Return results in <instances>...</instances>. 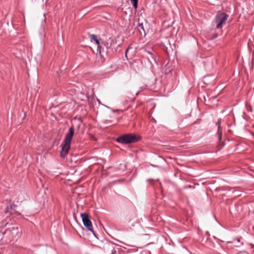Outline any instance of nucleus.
I'll return each instance as SVG.
<instances>
[{
    "label": "nucleus",
    "mask_w": 254,
    "mask_h": 254,
    "mask_svg": "<svg viewBox=\"0 0 254 254\" xmlns=\"http://www.w3.org/2000/svg\"><path fill=\"white\" fill-rule=\"evenodd\" d=\"M74 132V128L71 127L68 132L66 134L63 143L62 145L61 156L64 157L70 148V143Z\"/></svg>",
    "instance_id": "nucleus-1"
},
{
    "label": "nucleus",
    "mask_w": 254,
    "mask_h": 254,
    "mask_svg": "<svg viewBox=\"0 0 254 254\" xmlns=\"http://www.w3.org/2000/svg\"><path fill=\"white\" fill-rule=\"evenodd\" d=\"M229 16L227 13L219 11L215 15L213 23L216 25V28L222 29L223 26L227 23Z\"/></svg>",
    "instance_id": "nucleus-2"
},
{
    "label": "nucleus",
    "mask_w": 254,
    "mask_h": 254,
    "mask_svg": "<svg viewBox=\"0 0 254 254\" xmlns=\"http://www.w3.org/2000/svg\"><path fill=\"white\" fill-rule=\"evenodd\" d=\"M137 137L134 134H127L122 135L117 138V141L122 143H130L137 141Z\"/></svg>",
    "instance_id": "nucleus-3"
},
{
    "label": "nucleus",
    "mask_w": 254,
    "mask_h": 254,
    "mask_svg": "<svg viewBox=\"0 0 254 254\" xmlns=\"http://www.w3.org/2000/svg\"><path fill=\"white\" fill-rule=\"evenodd\" d=\"M81 217L82 218V222L84 226L90 231L95 235V233L93 231V226L91 220L89 218V216L87 214L85 213H81Z\"/></svg>",
    "instance_id": "nucleus-4"
},
{
    "label": "nucleus",
    "mask_w": 254,
    "mask_h": 254,
    "mask_svg": "<svg viewBox=\"0 0 254 254\" xmlns=\"http://www.w3.org/2000/svg\"><path fill=\"white\" fill-rule=\"evenodd\" d=\"M106 252L109 254H116V250H115V245L112 243H107L105 246Z\"/></svg>",
    "instance_id": "nucleus-5"
},
{
    "label": "nucleus",
    "mask_w": 254,
    "mask_h": 254,
    "mask_svg": "<svg viewBox=\"0 0 254 254\" xmlns=\"http://www.w3.org/2000/svg\"><path fill=\"white\" fill-rule=\"evenodd\" d=\"M116 43V40L115 39H111L110 43H108V42L106 44V46L108 49H111L112 48V46Z\"/></svg>",
    "instance_id": "nucleus-6"
},
{
    "label": "nucleus",
    "mask_w": 254,
    "mask_h": 254,
    "mask_svg": "<svg viewBox=\"0 0 254 254\" xmlns=\"http://www.w3.org/2000/svg\"><path fill=\"white\" fill-rule=\"evenodd\" d=\"M90 38H91V40H93L95 42V43L97 44V45H99L100 42H99V41L98 40V39H97V37L96 35H94V34H92L90 36Z\"/></svg>",
    "instance_id": "nucleus-7"
},
{
    "label": "nucleus",
    "mask_w": 254,
    "mask_h": 254,
    "mask_svg": "<svg viewBox=\"0 0 254 254\" xmlns=\"http://www.w3.org/2000/svg\"><path fill=\"white\" fill-rule=\"evenodd\" d=\"M217 124L219 125V122H217ZM218 134L219 135V140L221 139L222 133H221V129L219 125L218 127Z\"/></svg>",
    "instance_id": "nucleus-8"
},
{
    "label": "nucleus",
    "mask_w": 254,
    "mask_h": 254,
    "mask_svg": "<svg viewBox=\"0 0 254 254\" xmlns=\"http://www.w3.org/2000/svg\"><path fill=\"white\" fill-rule=\"evenodd\" d=\"M131 2L134 8L137 7L138 0H131Z\"/></svg>",
    "instance_id": "nucleus-9"
},
{
    "label": "nucleus",
    "mask_w": 254,
    "mask_h": 254,
    "mask_svg": "<svg viewBox=\"0 0 254 254\" xmlns=\"http://www.w3.org/2000/svg\"><path fill=\"white\" fill-rule=\"evenodd\" d=\"M218 36V34H214L212 35V39H214L215 38H217Z\"/></svg>",
    "instance_id": "nucleus-10"
},
{
    "label": "nucleus",
    "mask_w": 254,
    "mask_h": 254,
    "mask_svg": "<svg viewBox=\"0 0 254 254\" xmlns=\"http://www.w3.org/2000/svg\"><path fill=\"white\" fill-rule=\"evenodd\" d=\"M12 229H13V230H15H15H16L17 231H17V233H19V231H18V227H13L12 228Z\"/></svg>",
    "instance_id": "nucleus-11"
},
{
    "label": "nucleus",
    "mask_w": 254,
    "mask_h": 254,
    "mask_svg": "<svg viewBox=\"0 0 254 254\" xmlns=\"http://www.w3.org/2000/svg\"><path fill=\"white\" fill-rule=\"evenodd\" d=\"M139 27H140V28L141 29H143V24L142 23L141 24H139Z\"/></svg>",
    "instance_id": "nucleus-12"
},
{
    "label": "nucleus",
    "mask_w": 254,
    "mask_h": 254,
    "mask_svg": "<svg viewBox=\"0 0 254 254\" xmlns=\"http://www.w3.org/2000/svg\"><path fill=\"white\" fill-rule=\"evenodd\" d=\"M127 51H128V49H127V50H126V55H127Z\"/></svg>",
    "instance_id": "nucleus-13"
}]
</instances>
